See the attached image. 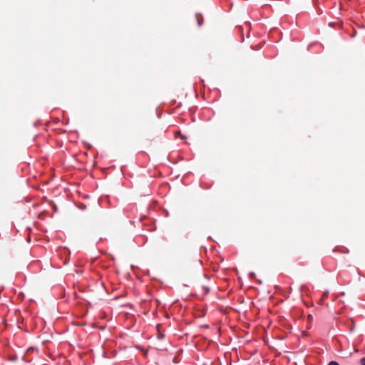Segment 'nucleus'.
<instances>
[{"label": "nucleus", "mask_w": 365, "mask_h": 365, "mask_svg": "<svg viewBox=\"0 0 365 365\" xmlns=\"http://www.w3.org/2000/svg\"><path fill=\"white\" fill-rule=\"evenodd\" d=\"M195 19H196V21L197 22V25L199 26H201L202 25V23H203V16H202V14L197 13L195 14Z\"/></svg>", "instance_id": "obj_1"}, {"label": "nucleus", "mask_w": 365, "mask_h": 365, "mask_svg": "<svg viewBox=\"0 0 365 365\" xmlns=\"http://www.w3.org/2000/svg\"><path fill=\"white\" fill-rule=\"evenodd\" d=\"M327 365H340L337 361H331L328 363Z\"/></svg>", "instance_id": "obj_2"}, {"label": "nucleus", "mask_w": 365, "mask_h": 365, "mask_svg": "<svg viewBox=\"0 0 365 365\" xmlns=\"http://www.w3.org/2000/svg\"><path fill=\"white\" fill-rule=\"evenodd\" d=\"M360 365H365V357L360 359Z\"/></svg>", "instance_id": "obj_3"}]
</instances>
